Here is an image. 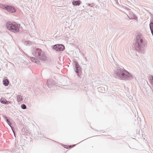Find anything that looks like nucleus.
<instances>
[{
  "instance_id": "nucleus-3",
  "label": "nucleus",
  "mask_w": 153,
  "mask_h": 153,
  "mask_svg": "<svg viewBox=\"0 0 153 153\" xmlns=\"http://www.w3.org/2000/svg\"><path fill=\"white\" fill-rule=\"evenodd\" d=\"M31 51L33 56L42 61H45L47 59V57L45 53L40 48H31Z\"/></svg>"
},
{
  "instance_id": "nucleus-8",
  "label": "nucleus",
  "mask_w": 153,
  "mask_h": 153,
  "mask_svg": "<svg viewBox=\"0 0 153 153\" xmlns=\"http://www.w3.org/2000/svg\"><path fill=\"white\" fill-rule=\"evenodd\" d=\"M6 10L9 12L11 13H14L16 11L14 7L9 5H7Z\"/></svg>"
},
{
  "instance_id": "nucleus-23",
  "label": "nucleus",
  "mask_w": 153,
  "mask_h": 153,
  "mask_svg": "<svg viewBox=\"0 0 153 153\" xmlns=\"http://www.w3.org/2000/svg\"><path fill=\"white\" fill-rule=\"evenodd\" d=\"M86 4H87V5L89 6H91V7H93V6L94 5V4H90L89 3Z\"/></svg>"
},
{
  "instance_id": "nucleus-2",
  "label": "nucleus",
  "mask_w": 153,
  "mask_h": 153,
  "mask_svg": "<svg viewBox=\"0 0 153 153\" xmlns=\"http://www.w3.org/2000/svg\"><path fill=\"white\" fill-rule=\"evenodd\" d=\"M114 73L117 78L120 80H130L133 77L132 75L123 68H117L114 71Z\"/></svg>"
},
{
  "instance_id": "nucleus-16",
  "label": "nucleus",
  "mask_w": 153,
  "mask_h": 153,
  "mask_svg": "<svg viewBox=\"0 0 153 153\" xmlns=\"http://www.w3.org/2000/svg\"><path fill=\"white\" fill-rule=\"evenodd\" d=\"M0 101L1 103L4 104H6V102L7 100H6L4 98L2 97L0 99Z\"/></svg>"
},
{
  "instance_id": "nucleus-21",
  "label": "nucleus",
  "mask_w": 153,
  "mask_h": 153,
  "mask_svg": "<svg viewBox=\"0 0 153 153\" xmlns=\"http://www.w3.org/2000/svg\"><path fill=\"white\" fill-rule=\"evenodd\" d=\"M150 23L153 24V16L151 18Z\"/></svg>"
},
{
  "instance_id": "nucleus-17",
  "label": "nucleus",
  "mask_w": 153,
  "mask_h": 153,
  "mask_svg": "<svg viewBox=\"0 0 153 153\" xmlns=\"http://www.w3.org/2000/svg\"><path fill=\"white\" fill-rule=\"evenodd\" d=\"M24 44L25 45L30 46L31 45L32 43L30 41H26L24 42Z\"/></svg>"
},
{
  "instance_id": "nucleus-6",
  "label": "nucleus",
  "mask_w": 153,
  "mask_h": 153,
  "mask_svg": "<svg viewBox=\"0 0 153 153\" xmlns=\"http://www.w3.org/2000/svg\"><path fill=\"white\" fill-rule=\"evenodd\" d=\"M73 64L74 66H75V71L77 73V75L79 76L78 74L81 71L80 66L76 61H73Z\"/></svg>"
},
{
  "instance_id": "nucleus-11",
  "label": "nucleus",
  "mask_w": 153,
  "mask_h": 153,
  "mask_svg": "<svg viewBox=\"0 0 153 153\" xmlns=\"http://www.w3.org/2000/svg\"><path fill=\"white\" fill-rule=\"evenodd\" d=\"M23 96L21 95H18L17 97V100L19 102L22 101L23 100Z\"/></svg>"
},
{
  "instance_id": "nucleus-18",
  "label": "nucleus",
  "mask_w": 153,
  "mask_h": 153,
  "mask_svg": "<svg viewBox=\"0 0 153 153\" xmlns=\"http://www.w3.org/2000/svg\"><path fill=\"white\" fill-rule=\"evenodd\" d=\"M149 81L151 84L153 85V76L151 75L149 76Z\"/></svg>"
},
{
  "instance_id": "nucleus-26",
  "label": "nucleus",
  "mask_w": 153,
  "mask_h": 153,
  "mask_svg": "<svg viewBox=\"0 0 153 153\" xmlns=\"http://www.w3.org/2000/svg\"><path fill=\"white\" fill-rule=\"evenodd\" d=\"M137 5V6H139L138 5ZM139 6L140 7V6Z\"/></svg>"
},
{
  "instance_id": "nucleus-9",
  "label": "nucleus",
  "mask_w": 153,
  "mask_h": 153,
  "mask_svg": "<svg viewBox=\"0 0 153 153\" xmlns=\"http://www.w3.org/2000/svg\"><path fill=\"white\" fill-rule=\"evenodd\" d=\"M26 56L28 58H30V60L33 62H34L37 64H39V61L35 58L34 57H29L27 55H26Z\"/></svg>"
},
{
  "instance_id": "nucleus-5",
  "label": "nucleus",
  "mask_w": 153,
  "mask_h": 153,
  "mask_svg": "<svg viewBox=\"0 0 153 153\" xmlns=\"http://www.w3.org/2000/svg\"><path fill=\"white\" fill-rule=\"evenodd\" d=\"M122 7L123 8H124V9H125V10H126L128 12L129 15L127 14H126L130 19H131L137 20V17L131 11V10L130 8L123 6Z\"/></svg>"
},
{
  "instance_id": "nucleus-7",
  "label": "nucleus",
  "mask_w": 153,
  "mask_h": 153,
  "mask_svg": "<svg viewBox=\"0 0 153 153\" xmlns=\"http://www.w3.org/2000/svg\"><path fill=\"white\" fill-rule=\"evenodd\" d=\"M53 48L56 51H63L65 49V47L62 45H56L53 46Z\"/></svg>"
},
{
  "instance_id": "nucleus-13",
  "label": "nucleus",
  "mask_w": 153,
  "mask_h": 153,
  "mask_svg": "<svg viewBox=\"0 0 153 153\" xmlns=\"http://www.w3.org/2000/svg\"><path fill=\"white\" fill-rule=\"evenodd\" d=\"M3 84L6 86H7L9 85V82L7 79L3 80Z\"/></svg>"
},
{
  "instance_id": "nucleus-1",
  "label": "nucleus",
  "mask_w": 153,
  "mask_h": 153,
  "mask_svg": "<svg viewBox=\"0 0 153 153\" xmlns=\"http://www.w3.org/2000/svg\"><path fill=\"white\" fill-rule=\"evenodd\" d=\"M146 42L143 38L140 35H138L134 44L135 50L141 54H144L146 51Z\"/></svg>"
},
{
  "instance_id": "nucleus-10",
  "label": "nucleus",
  "mask_w": 153,
  "mask_h": 153,
  "mask_svg": "<svg viewBox=\"0 0 153 153\" xmlns=\"http://www.w3.org/2000/svg\"><path fill=\"white\" fill-rule=\"evenodd\" d=\"M54 84V82L52 79H49L47 81V85L50 88Z\"/></svg>"
},
{
  "instance_id": "nucleus-25",
  "label": "nucleus",
  "mask_w": 153,
  "mask_h": 153,
  "mask_svg": "<svg viewBox=\"0 0 153 153\" xmlns=\"http://www.w3.org/2000/svg\"><path fill=\"white\" fill-rule=\"evenodd\" d=\"M75 145H73V146H75Z\"/></svg>"
},
{
  "instance_id": "nucleus-20",
  "label": "nucleus",
  "mask_w": 153,
  "mask_h": 153,
  "mask_svg": "<svg viewBox=\"0 0 153 153\" xmlns=\"http://www.w3.org/2000/svg\"><path fill=\"white\" fill-rule=\"evenodd\" d=\"M21 108L23 109H25L26 108V105L24 104H22L21 105Z\"/></svg>"
},
{
  "instance_id": "nucleus-4",
  "label": "nucleus",
  "mask_w": 153,
  "mask_h": 153,
  "mask_svg": "<svg viewBox=\"0 0 153 153\" xmlns=\"http://www.w3.org/2000/svg\"><path fill=\"white\" fill-rule=\"evenodd\" d=\"M6 26L10 31L16 33L19 31L20 25L15 22L12 23L11 22H7L6 23Z\"/></svg>"
},
{
  "instance_id": "nucleus-19",
  "label": "nucleus",
  "mask_w": 153,
  "mask_h": 153,
  "mask_svg": "<svg viewBox=\"0 0 153 153\" xmlns=\"http://www.w3.org/2000/svg\"><path fill=\"white\" fill-rule=\"evenodd\" d=\"M7 5H5L1 4H0V7L2 9H4L6 10V9L7 8Z\"/></svg>"
},
{
  "instance_id": "nucleus-12",
  "label": "nucleus",
  "mask_w": 153,
  "mask_h": 153,
  "mask_svg": "<svg viewBox=\"0 0 153 153\" xmlns=\"http://www.w3.org/2000/svg\"><path fill=\"white\" fill-rule=\"evenodd\" d=\"M81 2L80 1L78 0L76 1H73L72 2V4L74 5L79 6L81 4Z\"/></svg>"
},
{
  "instance_id": "nucleus-24",
  "label": "nucleus",
  "mask_w": 153,
  "mask_h": 153,
  "mask_svg": "<svg viewBox=\"0 0 153 153\" xmlns=\"http://www.w3.org/2000/svg\"><path fill=\"white\" fill-rule=\"evenodd\" d=\"M3 117L5 119H7V117L5 116H4Z\"/></svg>"
},
{
  "instance_id": "nucleus-14",
  "label": "nucleus",
  "mask_w": 153,
  "mask_h": 153,
  "mask_svg": "<svg viewBox=\"0 0 153 153\" xmlns=\"http://www.w3.org/2000/svg\"><path fill=\"white\" fill-rule=\"evenodd\" d=\"M6 120V121H7V124L10 126V127H11V129L14 133V136H15V133H14V131H13V128L12 127V126H11V123L10 122V121H9V120H8V119H7Z\"/></svg>"
},
{
  "instance_id": "nucleus-15",
  "label": "nucleus",
  "mask_w": 153,
  "mask_h": 153,
  "mask_svg": "<svg viewBox=\"0 0 153 153\" xmlns=\"http://www.w3.org/2000/svg\"><path fill=\"white\" fill-rule=\"evenodd\" d=\"M99 90L102 93H104L105 91V88L103 87H101L98 88Z\"/></svg>"
},
{
  "instance_id": "nucleus-22",
  "label": "nucleus",
  "mask_w": 153,
  "mask_h": 153,
  "mask_svg": "<svg viewBox=\"0 0 153 153\" xmlns=\"http://www.w3.org/2000/svg\"><path fill=\"white\" fill-rule=\"evenodd\" d=\"M6 104H11V102L10 101H7V102H6Z\"/></svg>"
}]
</instances>
